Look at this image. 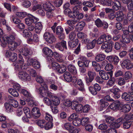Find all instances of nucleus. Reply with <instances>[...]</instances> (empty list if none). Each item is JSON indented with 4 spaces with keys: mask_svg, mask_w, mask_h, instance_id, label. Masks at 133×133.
I'll use <instances>...</instances> for the list:
<instances>
[{
    "mask_svg": "<svg viewBox=\"0 0 133 133\" xmlns=\"http://www.w3.org/2000/svg\"><path fill=\"white\" fill-rule=\"evenodd\" d=\"M43 101L45 104L51 107L53 105H58L59 104L60 102L59 98L55 96H53L51 99L46 97H44L43 99Z\"/></svg>",
    "mask_w": 133,
    "mask_h": 133,
    "instance_id": "f257e3e1",
    "label": "nucleus"
},
{
    "mask_svg": "<svg viewBox=\"0 0 133 133\" xmlns=\"http://www.w3.org/2000/svg\"><path fill=\"white\" fill-rule=\"evenodd\" d=\"M80 58L81 60L78 61L77 64L79 67H81L80 68L81 72L84 73L86 71L85 68L88 67L89 61L84 56H81Z\"/></svg>",
    "mask_w": 133,
    "mask_h": 133,
    "instance_id": "f03ea898",
    "label": "nucleus"
},
{
    "mask_svg": "<svg viewBox=\"0 0 133 133\" xmlns=\"http://www.w3.org/2000/svg\"><path fill=\"white\" fill-rule=\"evenodd\" d=\"M42 85L43 86V88L44 90L41 91V90H42V88H39V91L41 95L43 97H44V96H46L49 97L50 99H51L52 97L55 95H54L52 93L48 90V88L47 85L43 84Z\"/></svg>",
    "mask_w": 133,
    "mask_h": 133,
    "instance_id": "7ed1b4c3",
    "label": "nucleus"
},
{
    "mask_svg": "<svg viewBox=\"0 0 133 133\" xmlns=\"http://www.w3.org/2000/svg\"><path fill=\"white\" fill-rule=\"evenodd\" d=\"M88 76H86L85 77V80L87 85H90L96 76L95 72L92 71H88L87 73Z\"/></svg>",
    "mask_w": 133,
    "mask_h": 133,
    "instance_id": "20e7f679",
    "label": "nucleus"
},
{
    "mask_svg": "<svg viewBox=\"0 0 133 133\" xmlns=\"http://www.w3.org/2000/svg\"><path fill=\"white\" fill-rule=\"evenodd\" d=\"M27 15L28 17L25 18V23L27 25H30L32 23H35L38 21L39 19L37 18L36 17L30 14H28Z\"/></svg>",
    "mask_w": 133,
    "mask_h": 133,
    "instance_id": "39448f33",
    "label": "nucleus"
},
{
    "mask_svg": "<svg viewBox=\"0 0 133 133\" xmlns=\"http://www.w3.org/2000/svg\"><path fill=\"white\" fill-rule=\"evenodd\" d=\"M44 38L48 43L52 44L55 42L56 38L54 35L49 32H45L43 35Z\"/></svg>",
    "mask_w": 133,
    "mask_h": 133,
    "instance_id": "423d86ee",
    "label": "nucleus"
},
{
    "mask_svg": "<svg viewBox=\"0 0 133 133\" xmlns=\"http://www.w3.org/2000/svg\"><path fill=\"white\" fill-rule=\"evenodd\" d=\"M99 74L101 78L104 80H108L113 76V71H111L108 72H105L102 70L100 71L99 72Z\"/></svg>",
    "mask_w": 133,
    "mask_h": 133,
    "instance_id": "0eeeda50",
    "label": "nucleus"
},
{
    "mask_svg": "<svg viewBox=\"0 0 133 133\" xmlns=\"http://www.w3.org/2000/svg\"><path fill=\"white\" fill-rule=\"evenodd\" d=\"M13 87L14 89L18 90L19 92L28 98L31 97L30 93L26 90L21 89L20 85L18 84L15 83L13 84Z\"/></svg>",
    "mask_w": 133,
    "mask_h": 133,
    "instance_id": "6e6552de",
    "label": "nucleus"
},
{
    "mask_svg": "<svg viewBox=\"0 0 133 133\" xmlns=\"http://www.w3.org/2000/svg\"><path fill=\"white\" fill-rule=\"evenodd\" d=\"M123 68H126L127 70H130L133 68V63L129 59H125L123 61L121 64Z\"/></svg>",
    "mask_w": 133,
    "mask_h": 133,
    "instance_id": "1a4fd4ad",
    "label": "nucleus"
},
{
    "mask_svg": "<svg viewBox=\"0 0 133 133\" xmlns=\"http://www.w3.org/2000/svg\"><path fill=\"white\" fill-rule=\"evenodd\" d=\"M18 76L20 79L23 81L29 80L31 78L30 76L24 71H19L18 73Z\"/></svg>",
    "mask_w": 133,
    "mask_h": 133,
    "instance_id": "9d476101",
    "label": "nucleus"
},
{
    "mask_svg": "<svg viewBox=\"0 0 133 133\" xmlns=\"http://www.w3.org/2000/svg\"><path fill=\"white\" fill-rule=\"evenodd\" d=\"M55 47L61 51H63L64 49H67L66 42L64 40H62L60 42L57 43L55 45Z\"/></svg>",
    "mask_w": 133,
    "mask_h": 133,
    "instance_id": "9b49d317",
    "label": "nucleus"
},
{
    "mask_svg": "<svg viewBox=\"0 0 133 133\" xmlns=\"http://www.w3.org/2000/svg\"><path fill=\"white\" fill-rule=\"evenodd\" d=\"M21 55L26 56L28 55H31L32 54V50L30 49L24 47L20 49L19 50Z\"/></svg>",
    "mask_w": 133,
    "mask_h": 133,
    "instance_id": "f8f14e48",
    "label": "nucleus"
},
{
    "mask_svg": "<svg viewBox=\"0 0 133 133\" xmlns=\"http://www.w3.org/2000/svg\"><path fill=\"white\" fill-rule=\"evenodd\" d=\"M106 59L110 62L115 65H117L119 61V58L116 56H108L107 57Z\"/></svg>",
    "mask_w": 133,
    "mask_h": 133,
    "instance_id": "ddd939ff",
    "label": "nucleus"
},
{
    "mask_svg": "<svg viewBox=\"0 0 133 133\" xmlns=\"http://www.w3.org/2000/svg\"><path fill=\"white\" fill-rule=\"evenodd\" d=\"M43 7L46 11H50L54 10L55 7L50 2H47L43 4Z\"/></svg>",
    "mask_w": 133,
    "mask_h": 133,
    "instance_id": "4468645a",
    "label": "nucleus"
},
{
    "mask_svg": "<svg viewBox=\"0 0 133 133\" xmlns=\"http://www.w3.org/2000/svg\"><path fill=\"white\" fill-rule=\"evenodd\" d=\"M121 103L118 100H117L113 103L110 106L111 109L113 110H121Z\"/></svg>",
    "mask_w": 133,
    "mask_h": 133,
    "instance_id": "2eb2a0df",
    "label": "nucleus"
},
{
    "mask_svg": "<svg viewBox=\"0 0 133 133\" xmlns=\"http://www.w3.org/2000/svg\"><path fill=\"white\" fill-rule=\"evenodd\" d=\"M57 23H55L53 26L51 27V29L54 33H55L56 31V34L58 35L62 33L63 30L61 26H58L56 28L55 30V28L57 25Z\"/></svg>",
    "mask_w": 133,
    "mask_h": 133,
    "instance_id": "dca6fc26",
    "label": "nucleus"
},
{
    "mask_svg": "<svg viewBox=\"0 0 133 133\" xmlns=\"http://www.w3.org/2000/svg\"><path fill=\"white\" fill-rule=\"evenodd\" d=\"M72 20H68L67 21L66 23L68 25V28H66L65 30L67 34H68L70 32L73 30L75 27V26Z\"/></svg>",
    "mask_w": 133,
    "mask_h": 133,
    "instance_id": "f3484780",
    "label": "nucleus"
},
{
    "mask_svg": "<svg viewBox=\"0 0 133 133\" xmlns=\"http://www.w3.org/2000/svg\"><path fill=\"white\" fill-rule=\"evenodd\" d=\"M42 51L46 57L52 56L54 54L52 50L48 47L43 48Z\"/></svg>",
    "mask_w": 133,
    "mask_h": 133,
    "instance_id": "a211bd4d",
    "label": "nucleus"
},
{
    "mask_svg": "<svg viewBox=\"0 0 133 133\" xmlns=\"http://www.w3.org/2000/svg\"><path fill=\"white\" fill-rule=\"evenodd\" d=\"M8 102L14 108H17L18 106V102L16 100L14 99L13 97L10 96H8L7 99Z\"/></svg>",
    "mask_w": 133,
    "mask_h": 133,
    "instance_id": "6ab92c4d",
    "label": "nucleus"
},
{
    "mask_svg": "<svg viewBox=\"0 0 133 133\" xmlns=\"http://www.w3.org/2000/svg\"><path fill=\"white\" fill-rule=\"evenodd\" d=\"M32 116L35 118H37L39 117L41 115L39 109L37 107L33 108L32 110Z\"/></svg>",
    "mask_w": 133,
    "mask_h": 133,
    "instance_id": "aec40b11",
    "label": "nucleus"
},
{
    "mask_svg": "<svg viewBox=\"0 0 133 133\" xmlns=\"http://www.w3.org/2000/svg\"><path fill=\"white\" fill-rule=\"evenodd\" d=\"M43 25L41 22H38L35 24V32L38 34H39L42 30Z\"/></svg>",
    "mask_w": 133,
    "mask_h": 133,
    "instance_id": "412c9836",
    "label": "nucleus"
},
{
    "mask_svg": "<svg viewBox=\"0 0 133 133\" xmlns=\"http://www.w3.org/2000/svg\"><path fill=\"white\" fill-rule=\"evenodd\" d=\"M24 63V60L23 59H18L16 62L15 64L14 65V66H15V69H18L20 67L22 68L23 66L25 65Z\"/></svg>",
    "mask_w": 133,
    "mask_h": 133,
    "instance_id": "4be33fe9",
    "label": "nucleus"
},
{
    "mask_svg": "<svg viewBox=\"0 0 133 133\" xmlns=\"http://www.w3.org/2000/svg\"><path fill=\"white\" fill-rule=\"evenodd\" d=\"M54 57L57 61L59 62H64L63 59V55L61 54H59V53L56 52H54Z\"/></svg>",
    "mask_w": 133,
    "mask_h": 133,
    "instance_id": "5701e85b",
    "label": "nucleus"
},
{
    "mask_svg": "<svg viewBox=\"0 0 133 133\" xmlns=\"http://www.w3.org/2000/svg\"><path fill=\"white\" fill-rule=\"evenodd\" d=\"M76 101L74 102V104H72V108L73 109H75L77 112H79L82 110L83 107L82 105L80 104H76Z\"/></svg>",
    "mask_w": 133,
    "mask_h": 133,
    "instance_id": "b1692460",
    "label": "nucleus"
},
{
    "mask_svg": "<svg viewBox=\"0 0 133 133\" xmlns=\"http://www.w3.org/2000/svg\"><path fill=\"white\" fill-rule=\"evenodd\" d=\"M106 56L103 54H98L95 56V59L97 62H99L102 61L105 59Z\"/></svg>",
    "mask_w": 133,
    "mask_h": 133,
    "instance_id": "393cba45",
    "label": "nucleus"
},
{
    "mask_svg": "<svg viewBox=\"0 0 133 133\" xmlns=\"http://www.w3.org/2000/svg\"><path fill=\"white\" fill-rule=\"evenodd\" d=\"M122 40L120 41V44L122 46H124V42L126 43H129L130 42V38L126 36L125 35H123L122 36Z\"/></svg>",
    "mask_w": 133,
    "mask_h": 133,
    "instance_id": "a878e982",
    "label": "nucleus"
},
{
    "mask_svg": "<svg viewBox=\"0 0 133 133\" xmlns=\"http://www.w3.org/2000/svg\"><path fill=\"white\" fill-rule=\"evenodd\" d=\"M115 79L114 77L112 76L110 78L108 81L106 83V85L109 88L112 87L115 84Z\"/></svg>",
    "mask_w": 133,
    "mask_h": 133,
    "instance_id": "bb28decb",
    "label": "nucleus"
},
{
    "mask_svg": "<svg viewBox=\"0 0 133 133\" xmlns=\"http://www.w3.org/2000/svg\"><path fill=\"white\" fill-rule=\"evenodd\" d=\"M116 20L117 22L121 21L123 18L124 14L117 12L115 14Z\"/></svg>",
    "mask_w": 133,
    "mask_h": 133,
    "instance_id": "cd10ccee",
    "label": "nucleus"
},
{
    "mask_svg": "<svg viewBox=\"0 0 133 133\" xmlns=\"http://www.w3.org/2000/svg\"><path fill=\"white\" fill-rule=\"evenodd\" d=\"M77 84L80 87H78V89L82 92L85 91V89L84 88V84L81 79H79L77 81Z\"/></svg>",
    "mask_w": 133,
    "mask_h": 133,
    "instance_id": "c85d7f7f",
    "label": "nucleus"
},
{
    "mask_svg": "<svg viewBox=\"0 0 133 133\" xmlns=\"http://www.w3.org/2000/svg\"><path fill=\"white\" fill-rule=\"evenodd\" d=\"M130 105L129 104H125L123 105L122 108L121 107V110L124 113L129 112L131 110Z\"/></svg>",
    "mask_w": 133,
    "mask_h": 133,
    "instance_id": "c756f323",
    "label": "nucleus"
},
{
    "mask_svg": "<svg viewBox=\"0 0 133 133\" xmlns=\"http://www.w3.org/2000/svg\"><path fill=\"white\" fill-rule=\"evenodd\" d=\"M8 44L9 49L11 51L14 50L16 48L18 45V44L16 42L14 41Z\"/></svg>",
    "mask_w": 133,
    "mask_h": 133,
    "instance_id": "7c9ffc66",
    "label": "nucleus"
},
{
    "mask_svg": "<svg viewBox=\"0 0 133 133\" xmlns=\"http://www.w3.org/2000/svg\"><path fill=\"white\" fill-rule=\"evenodd\" d=\"M113 4L112 6V9L115 11L118 10L121 5L120 2L117 0L115 1Z\"/></svg>",
    "mask_w": 133,
    "mask_h": 133,
    "instance_id": "2f4dec72",
    "label": "nucleus"
},
{
    "mask_svg": "<svg viewBox=\"0 0 133 133\" xmlns=\"http://www.w3.org/2000/svg\"><path fill=\"white\" fill-rule=\"evenodd\" d=\"M85 25V23L82 22L77 24L75 27L76 29L78 31H80L83 29Z\"/></svg>",
    "mask_w": 133,
    "mask_h": 133,
    "instance_id": "473e14b6",
    "label": "nucleus"
},
{
    "mask_svg": "<svg viewBox=\"0 0 133 133\" xmlns=\"http://www.w3.org/2000/svg\"><path fill=\"white\" fill-rule=\"evenodd\" d=\"M78 40L76 39L74 40H71L68 42L69 45L71 48H73L76 46L78 43Z\"/></svg>",
    "mask_w": 133,
    "mask_h": 133,
    "instance_id": "72a5a7b5",
    "label": "nucleus"
},
{
    "mask_svg": "<svg viewBox=\"0 0 133 133\" xmlns=\"http://www.w3.org/2000/svg\"><path fill=\"white\" fill-rule=\"evenodd\" d=\"M71 76L70 74L68 71H66L64 73V78L65 80L67 82H71Z\"/></svg>",
    "mask_w": 133,
    "mask_h": 133,
    "instance_id": "f704fd0d",
    "label": "nucleus"
},
{
    "mask_svg": "<svg viewBox=\"0 0 133 133\" xmlns=\"http://www.w3.org/2000/svg\"><path fill=\"white\" fill-rule=\"evenodd\" d=\"M68 70L74 75H76L77 73V70L76 68L72 65H69L68 67Z\"/></svg>",
    "mask_w": 133,
    "mask_h": 133,
    "instance_id": "c9c22d12",
    "label": "nucleus"
},
{
    "mask_svg": "<svg viewBox=\"0 0 133 133\" xmlns=\"http://www.w3.org/2000/svg\"><path fill=\"white\" fill-rule=\"evenodd\" d=\"M23 111L27 117L29 118H31L32 114L30 113V110L28 107H25L23 108Z\"/></svg>",
    "mask_w": 133,
    "mask_h": 133,
    "instance_id": "e433bc0d",
    "label": "nucleus"
},
{
    "mask_svg": "<svg viewBox=\"0 0 133 133\" xmlns=\"http://www.w3.org/2000/svg\"><path fill=\"white\" fill-rule=\"evenodd\" d=\"M132 124L131 121H126L123 123V128L125 129H128L131 127Z\"/></svg>",
    "mask_w": 133,
    "mask_h": 133,
    "instance_id": "4c0bfd02",
    "label": "nucleus"
},
{
    "mask_svg": "<svg viewBox=\"0 0 133 133\" xmlns=\"http://www.w3.org/2000/svg\"><path fill=\"white\" fill-rule=\"evenodd\" d=\"M4 106L6 110V111L8 113H11L13 111V108L9 104L7 103H5L4 104Z\"/></svg>",
    "mask_w": 133,
    "mask_h": 133,
    "instance_id": "58836bf2",
    "label": "nucleus"
},
{
    "mask_svg": "<svg viewBox=\"0 0 133 133\" xmlns=\"http://www.w3.org/2000/svg\"><path fill=\"white\" fill-rule=\"evenodd\" d=\"M36 80L37 82L41 84V86L43 88V86L42 85V84L46 85L45 82H44V80L42 77L40 76H37L36 78Z\"/></svg>",
    "mask_w": 133,
    "mask_h": 133,
    "instance_id": "ea45409f",
    "label": "nucleus"
},
{
    "mask_svg": "<svg viewBox=\"0 0 133 133\" xmlns=\"http://www.w3.org/2000/svg\"><path fill=\"white\" fill-rule=\"evenodd\" d=\"M97 40L94 39L92 42H90L87 45V48L88 49H91L94 48L95 46Z\"/></svg>",
    "mask_w": 133,
    "mask_h": 133,
    "instance_id": "a19ab883",
    "label": "nucleus"
},
{
    "mask_svg": "<svg viewBox=\"0 0 133 133\" xmlns=\"http://www.w3.org/2000/svg\"><path fill=\"white\" fill-rule=\"evenodd\" d=\"M132 77V73L129 71L125 72L124 75V78L125 80L129 81Z\"/></svg>",
    "mask_w": 133,
    "mask_h": 133,
    "instance_id": "79ce46f5",
    "label": "nucleus"
},
{
    "mask_svg": "<svg viewBox=\"0 0 133 133\" xmlns=\"http://www.w3.org/2000/svg\"><path fill=\"white\" fill-rule=\"evenodd\" d=\"M15 89L12 88L9 89L8 91L9 93L11 94L14 97H17L19 95V94L18 92Z\"/></svg>",
    "mask_w": 133,
    "mask_h": 133,
    "instance_id": "37998d69",
    "label": "nucleus"
},
{
    "mask_svg": "<svg viewBox=\"0 0 133 133\" xmlns=\"http://www.w3.org/2000/svg\"><path fill=\"white\" fill-rule=\"evenodd\" d=\"M26 71L29 72L32 77H35L37 75L35 71L33 68H28L26 69Z\"/></svg>",
    "mask_w": 133,
    "mask_h": 133,
    "instance_id": "c03bdc74",
    "label": "nucleus"
},
{
    "mask_svg": "<svg viewBox=\"0 0 133 133\" xmlns=\"http://www.w3.org/2000/svg\"><path fill=\"white\" fill-rule=\"evenodd\" d=\"M9 37L6 36H4L2 37V43L4 44V45H6L7 43L9 44L12 42H13L12 40H11L9 39Z\"/></svg>",
    "mask_w": 133,
    "mask_h": 133,
    "instance_id": "a18cd8bd",
    "label": "nucleus"
},
{
    "mask_svg": "<svg viewBox=\"0 0 133 133\" xmlns=\"http://www.w3.org/2000/svg\"><path fill=\"white\" fill-rule=\"evenodd\" d=\"M28 15V14L25 12H18L16 13V16L22 18Z\"/></svg>",
    "mask_w": 133,
    "mask_h": 133,
    "instance_id": "49530a36",
    "label": "nucleus"
},
{
    "mask_svg": "<svg viewBox=\"0 0 133 133\" xmlns=\"http://www.w3.org/2000/svg\"><path fill=\"white\" fill-rule=\"evenodd\" d=\"M110 91L113 93L114 95L118 93L121 91V90L117 87L115 88V86L113 87L112 88L110 89Z\"/></svg>",
    "mask_w": 133,
    "mask_h": 133,
    "instance_id": "de8ad7c7",
    "label": "nucleus"
},
{
    "mask_svg": "<svg viewBox=\"0 0 133 133\" xmlns=\"http://www.w3.org/2000/svg\"><path fill=\"white\" fill-rule=\"evenodd\" d=\"M64 126L66 129L69 131L73 130L74 129V127L69 123H65L64 124Z\"/></svg>",
    "mask_w": 133,
    "mask_h": 133,
    "instance_id": "09e8293b",
    "label": "nucleus"
},
{
    "mask_svg": "<svg viewBox=\"0 0 133 133\" xmlns=\"http://www.w3.org/2000/svg\"><path fill=\"white\" fill-rule=\"evenodd\" d=\"M108 126L105 123L100 124L98 126V129L103 131V132H105Z\"/></svg>",
    "mask_w": 133,
    "mask_h": 133,
    "instance_id": "8fccbe9b",
    "label": "nucleus"
},
{
    "mask_svg": "<svg viewBox=\"0 0 133 133\" xmlns=\"http://www.w3.org/2000/svg\"><path fill=\"white\" fill-rule=\"evenodd\" d=\"M81 2L79 1L77 3L74 4V6L73 7V9L74 10L78 11L81 8Z\"/></svg>",
    "mask_w": 133,
    "mask_h": 133,
    "instance_id": "3c124183",
    "label": "nucleus"
},
{
    "mask_svg": "<svg viewBox=\"0 0 133 133\" xmlns=\"http://www.w3.org/2000/svg\"><path fill=\"white\" fill-rule=\"evenodd\" d=\"M23 34L25 37H30L32 35L31 33L27 29H25L23 31Z\"/></svg>",
    "mask_w": 133,
    "mask_h": 133,
    "instance_id": "603ef678",
    "label": "nucleus"
},
{
    "mask_svg": "<svg viewBox=\"0 0 133 133\" xmlns=\"http://www.w3.org/2000/svg\"><path fill=\"white\" fill-rule=\"evenodd\" d=\"M103 22L99 18H98L95 21V24L98 28L102 27Z\"/></svg>",
    "mask_w": 133,
    "mask_h": 133,
    "instance_id": "864d4df0",
    "label": "nucleus"
},
{
    "mask_svg": "<svg viewBox=\"0 0 133 133\" xmlns=\"http://www.w3.org/2000/svg\"><path fill=\"white\" fill-rule=\"evenodd\" d=\"M73 124L75 126H78L80 125L81 121L79 119L77 118L74 120L72 122Z\"/></svg>",
    "mask_w": 133,
    "mask_h": 133,
    "instance_id": "5fc2aeb1",
    "label": "nucleus"
},
{
    "mask_svg": "<svg viewBox=\"0 0 133 133\" xmlns=\"http://www.w3.org/2000/svg\"><path fill=\"white\" fill-rule=\"evenodd\" d=\"M17 58V54L15 53L12 52V54L11 55L9 59L12 62L15 61Z\"/></svg>",
    "mask_w": 133,
    "mask_h": 133,
    "instance_id": "6e6d98bb",
    "label": "nucleus"
},
{
    "mask_svg": "<svg viewBox=\"0 0 133 133\" xmlns=\"http://www.w3.org/2000/svg\"><path fill=\"white\" fill-rule=\"evenodd\" d=\"M32 7L31 10L32 11H34L37 9L41 8V5L39 4H32Z\"/></svg>",
    "mask_w": 133,
    "mask_h": 133,
    "instance_id": "4d7b16f0",
    "label": "nucleus"
},
{
    "mask_svg": "<svg viewBox=\"0 0 133 133\" xmlns=\"http://www.w3.org/2000/svg\"><path fill=\"white\" fill-rule=\"evenodd\" d=\"M105 37L103 35L100 36L96 42L97 44H102L104 41V39Z\"/></svg>",
    "mask_w": 133,
    "mask_h": 133,
    "instance_id": "13d9d810",
    "label": "nucleus"
},
{
    "mask_svg": "<svg viewBox=\"0 0 133 133\" xmlns=\"http://www.w3.org/2000/svg\"><path fill=\"white\" fill-rule=\"evenodd\" d=\"M125 80L124 78L122 77H119L118 80V84L119 85L121 86L124 84L125 83Z\"/></svg>",
    "mask_w": 133,
    "mask_h": 133,
    "instance_id": "bf43d9fd",
    "label": "nucleus"
},
{
    "mask_svg": "<svg viewBox=\"0 0 133 133\" xmlns=\"http://www.w3.org/2000/svg\"><path fill=\"white\" fill-rule=\"evenodd\" d=\"M127 5L128 10H132L133 9V4L132 0H128Z\"/></svg>",
    "mask_w": 133,
    "mask_h": 133,
    "instance_id": "052dcab7",
    "label": "nucleus"
},
{
    "mask_svg": "<svg viewBox=\"0 0 133 133\" xmlns=\"http://www.w3.org/2000/svg\"><path fill=\"white\" fill-rule=\"evenodd\" d=\"M93 3L94 2L92 3L90 1H87L83 2L82 4L84 6L91 8L93 6Z\"/></svg>",
    "mask_w": 133,
    "mask_h": 133,
    "instance_id": "680f3d73",
    "label": "nucleus"
},
{
    "mask_svg": "<svg viewBox=\"0 0 133 133\" xmlns=\"http://www.w3.org/2000/svg\"><path fill=\"white\" fill-rule=\"evenodd\" d=\"M37 124L41 128L44 127L45 125V121L44 120H39L37 122Z\"/></svg>",
    "mask_w": 133,
    "mask_h": 133,
    "instance_id": "e2e57ef3",
    "label": "nucleus"
},
{
    "mask_svg": "<svg viewBox=\"0 0 133 133\" xmlns=\"http://www.w3.org/2000/svg\"><path fill=\"white\" fill-rule=\"evenodd\" d=\"M52 66L54 69L56 70L57 71L60 67V66L59 64L55 62L53 63Z\"/></svg>",
    "mask_w": 133,
    "mask_h": 133,
    "instance_id": "0e129e2a",
    "label": "nucleus"
},
{
    "mask_svg": "<svg viewBox=\"0 0 133 133\" xmlns=\"http://www.w3.org/2000/svg\"><path fill=\"white\" fill-rule=\"evenodd\" d=\"M89 89L91 93L94 95H95L97 94V91L93 87H90Z\"/></svg>",
    "mask_w": 133,
    "mask_h": 133,
    "instance_id": "69168bd1",
    "label": "nucleus"
},
{
    "mask_svg": "<svg viewBox=\"0 0 133 133\" xmlns=\"http://www.w3.org/2000/svg\"><path fill=\"white\" fill-rule=\"evenodd\" d=\"M11 18L12 19L13 22L15 24H18L21 22L20 20L14 15L12 16Z\"/></svg>",
    "mask_w": 133,
    "mask_h": 133,
    "instance_id": "338daca9",
    "label": "nucleus"
},
{
    "mask_svg": "<svg viewBox=\"0 0 133 133\" xmlns=\"http://www.w3.org/2000/svg\"><path fill=\"white\" fill-rule=\"evenodd\" d=\"M127 19L130 21L133 20V12L130 11L129 12L127 16Z\"/></svg>",
    "mask_w": 133,
    "mask_h": 133,
    "instance_id": "774afa93",
    "label": "nucleus"
}]
</instances>
